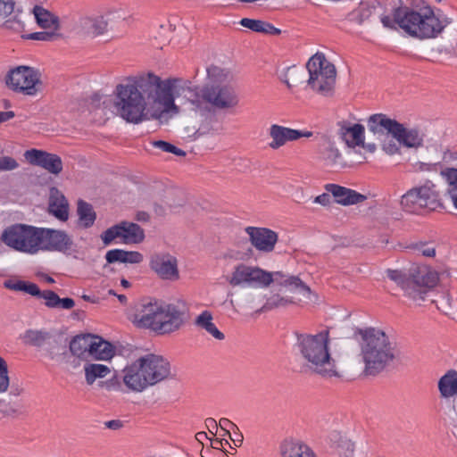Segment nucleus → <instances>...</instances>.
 <instances>
[{
  "instance_id": "obj_1",
  "label": "nucleus",
  "mask_w": 457,
  "mask_h": 457,
  "mask_svg": "<svg viewBox=\"0 0 457 457\" xmlns=\"http://www.w3.org/2000/svg\"><path fill=\"white\" fill-rule=\"evenodd\" d=\"M180 82L179 79L162 80L152 72L128 77L115 87V113L133 124L150 118L159 119L167 113L176 114L179 108L173 92Z\"/></svg>"
},
{
  "instance_id": "obj_2",
  "label": "nucleus",
  "mask_w": 457,
  "mask_h": 457,
  "mask_svg": "<svg viewBox=\"0 0 457 457\" xmlns=\"http://www.w3.org/2000/svg\"><path fill=\"white\" fill-rule=\"evenodd\" d=\"M380 21L386 29L399 28L411 37L427 40L439 37L452 23V19L427 4L420 8L397 7L393 11V17L382 15Z\"/></svg>"
},
{
  "instance_id": "obj_3",
  "label": "nucleus",
  "mask_w": 457,
  "mask_h": 457,
  "mask_svg": "<svg viewBox=\"0 0 457 457\" xmlns=\"http://www.w3.org/2000/svg\"><path fill=\"white\" fill-rule=\"evenodd\" d=\"M212 84L189 87L187 99L195 112L207 113L211 108L218 110L232 109L238 105L239 96L234 87L222 84L230 75L229 71L212 65L207 69Z\"/></svg>"
},
{
  "instance_id": "obj_4",
  "label": "nucleus",
  "mask_w": 457,
  "mask_h": 457,
  "mask_svg": "<svg viewBox=\"0 0 457 457\" xmlns=\"http://www.w3.org/2000/svg\"><path fill=\"white\" fill-rule=\"evenodd\" d=\"M295 350L304 365L322 378L340 377L336 360L329 352V331L316 334L295 332Z\"/></svg>"
},
{
  "instance_id": "obj_5",
  "label": "nucleus",
  "mask_w": 457,
  "mask_h": 457,
  "mask_svg": "<svg viewBox=\"0 0 457 457\" xmlns=\"http://www.w3.org/2000/svg\"><path fill=\"white\" fill-rule=\"evenodd\" d=\"M361 357L367 376L380 373L395 359V350L386 333L375 328L360 330Z\"/></svg>"
},
{
  "instance_id": "obj_6",
  "label": "nucleus",
  "mask_w": 457,
  "mask_h": 457,
  "mask_svg": "<svg viewBox=\"0 0 457 457\" xmlns=\"http://www.w3.org/2000/svg\"><path fill=\"white\" fill-rule=\"evenodd\" d=\"M386 273L404 295L414 302L424 301L428 291L438 282L437 273L426 265L412 266L408 272L387 269Z\"/></svg>"
},
{
  "instance_id": "obj_7",
  "label": "nucleus",
  "mask_w": 457,
  "mask_h": 457,
  "mask_svg": "<svg viewBox=\"0 0 457 457\" xmlns=\"http://www.w3.org/2000/svg\"><path fill=\"white\" fill-rule=\"evenodd\" d=\"M400 206L405 212L423 214L444 207L442 192L435 182L426 179L408 189L400 198Z\"/></svg>"
},
{
  "instance_id": "obj_8",
  "label": "nucleus",
  "mask_w": 457,
  "mask_h": 457,
  "mask_svg": "<svg viewBox=\"0 0 457 457\" xmlns=\"http://www.w3.org/2000/svg\"><path fill=\"white\" fill-rule=\"evenodd\" d=\"M308 86L315 92L329 96L336 83L337 71L333 63L322 53H316L307 62Z\"/></svg>"
},
{
  "instance_id": "obj_9",
  "label": "nucleus",
  "mask_w": 457,
  "mask_h": 457,
  "mask_svg": "<svg viewBox=\"0 0 457 457\" xmlns=\"http://www.w3.org/2000/svg\"><path fill=\"white\" fill-rule=\"evenodd\" d=\"M40 233L41 228L15 224L3 231L1 240L18 252L36 254L40 252Z\"/></svg>"
},
{
  "instance_id": "obj_10",
  "label": "nucleus",
  "mask_w": 457,
  "mask_h": 457,
  "mask_svg": "<svg viewBox=\"0 0 457 457\" xmlns=\"http://www.w3.org/2000/svg\"><path fill=\"white\" fill-rule=\"evenodd\" d=\"M226 279L233 287L264 288L272 283L273 278L270 271L241 262L233 268Z\"/></svg>"
},
{
  "instance_id": "obj_11",
  "label": "nucleus",
  "mask_w": 457,
  "mask_h": 457,
  "mask_svg": "<svg viewBox=\"0 0 457 457\" xmlns=\"http://www.w3.org/2000/svg\"><path fill=\"white\" fill-rule=\"evenodd\" d=\"M40 251L58 252L74 259L84 257V252L76 246L66 231L61 229L41 228Z\"/></svg>"
},
{
  "instance_id": "obj_12",
  "label": "nucleus",
  "mask_w": 457,
  "mask_h": 457,
  "mask_svg": "<svg viewBox=\"0 0 457 457\" xmlns=\"http://www.w3.org/2000/svg\"><path fill=\"white\" fill-rule=\"evenodd\" d=\"M4 83L14 92L35 96L38 91L37 86L41 84L40 73L35 68L20 65L7 71Z\"/></svg>"
},
{
  "instance_id": "obj_13",
  "label": "nucleus",
  "mask_w": 457,
  "mask_h": 457,
  "mask_svg": "<svg viewBox=\"0 0 457 457\" xmlns=\"http://www.w3.org/2000/svg\"><path fill=\"white\" fill-rule=\"evenodd\" d=\"M119 238L122 244H138L145 238L143 228L133 222L122 221L116 224L101 235L104 245H110L114 239Z\"/></svg>"
},
{
  "instance_id": "obj_14",
  "label": "nucleus",
  "mask_w": 457,
  "mask_h": 457,
  "mask_svg": "<svg viewBox=\"0 0 457 457\" xmlns=\"http://www.w3.org/2000/svg\"><path fill=\"white\" fill-rule=\"evenodd\" d=\"M150 386H153L170 376V363L162 355L146 353L140 357Z\"/></svg>"
},
{
  "instance_id": "obj_15",
  "label": "nucleus",
  "mask_w": 457,
  "mask_h": 457,
  "mask_svg": "<svg viewBox=\"0 0 457 457\" xmlns=\"http://www.w3.org/2000/svg\"><path fill=\"white\" fill-rule=\"evenodd\" d=\"M122 382L131 392L141 393L150 386L140 357L128 363L122 370Z\"/></svg>"
},
{
  "instance_id": "obj_16",
  "label": "nucleus",
  "mask_w": 457,
  "mask_h": 457,
  "mask_svg": "<svg viewBox=\"0 0 457 457\" xmlns=\"http://www.w3.org/2000/svg\"><path fill=\"white\" fill-rule=\"evenodd\" d=\"M151 270L162 279L175 281L179 278L177 258L166 253H154L150 258Z\"/></svg>"
},
{
  "instance_id": "obj_17",
  "label": "nucleus",
  "mask_w": 457,
  "mask_h": 457,
  "mask_svg": "<svg viewBox=\"0 0 457 457\" xmlns=\"http://www.w3.org/2000/svg\"><path fill=\"white\" fill-rule=\"evenodd\" d=\"M184 314L179 305L162 303L157 332L169 334L177 331L184 324Z\"/></svg>"
},
{
  "instance_id": "obj_18",
  "label": "nucleus",
  "mask_w": 457,
  "mask_h": 457,
  "mask_svg": "<svg viewBox=\"0 0 457 457\" xmlns=\"http://www.w3.org/2000/svg\"><path fill=\"white\" fill-rule=\"evenodd\" d=\"M24 157L30 164L39 166L51 174L58 175L62 170V161L55 154L33 148L27 150Z\"/></svg>"
},
{
  "instance_id": "obj_19",
  "label": "nucleus",
  "mask_w": 457,
  "mask_h": 457,
  "mask_svg": "<svg viewBox=\"0 0 457 457\" xmlns=\"http://www.w3.org/2000/svg\"><path fill=\"white\" fill-rule=\"evenodd\" d=\"M269 136L271 138L269 146L273 150H277L284 146L287 142L296 141L301 137H310L312 136V132L295 129L278 124H271L269 129Z\"/></svg>"
},
{
  "instance_id": "obj_20",
  "label": "nucleus",
  "mask_w": 457,
  "mask_h": 457,
  "mask_svg": "<svg viewBox=\"0 0 457 457\" xmlns=\"http://www.w3.org/2000/svg\"><path fill=\"white\" fill-rule=\"evenodd\" d=\"M245 232L252 245L262 253L272 252L278 239L277 232L266 228L247 227Z\"/></svg>"
},
{
  "instance_id": "obj_21",
  "label": "nucleus",
  "mask_w": 457,
  "mask_h": 457,
  "mask_svg": "<svg viewBox=\"0 0 457 457\" xmlns=\"http://www.w3.org/2000/svg\"><path fill=\"white\" fill-rule=\"evenodd\" d=\"M162 303L149 302L142 305L136 315V321L140 327L149 328L157 332Z\"/></svg>"
},
{
  "instance_id": "obj_22",
  "label": "nucleus",
  "mask_w": 457,
  "mask_h": 457,
  "mask_svg": "<svg viewBox=\"0 0 457 457\" xmlns=\"http://www.w3.org/2000/svg\"><path fill=\"white\" fill-rule=\"evenodd\" d=\"M368 129L374 135H383L387 132L394 136L400 132L401 123L397 120L388 118L386 114L376 113L371 115L368 120Z\"/></svg>"
},
{
  "instance_id": "obj_23",
  "label": "nucleus",
  "mask_w": 457,
  "mask_h": 457,
  "mask_svg": "<svg viewBox=\"0 0 457 457\" xmlns=\"http://www.w3.org/2000/svg\"><path fill=\"white\" fill-rule=\"evenodd\" d=\"M325 189L333 195L337 204L342 205L355 204L366 199L365 195L337 184H327Z\"/></svg>"
},
{
  "instance_id": "obj_24",
  "label": "nucleus",
  "mask_w": 457,
  "mask_h": 457,
  "mask_svg": "<svg viewBox=\"0 0 457 457\" xmlns=\"http://www.w3.org/2000/svg\"><path fill=\"white\" fill-rule=\"evenodd\" d=\"M279 451L282 457H318L310 445L296 439L284 440Z\"/></svg>"
},
{
  "instance_id": "obj_25",
  "label": "nucleus",
  "mask_w": 457,
  "mask_h": 457,
  "mask_svg": "<svg viewBox=\"0 0 457 457\" xmlns=\"http://www.w3.org/2000/svg\"><path fill=\"white\" fill-rule=\"evenodd\" d=\"M271 275L272 282H276L292 292H297L308 298L312 294L311 288L297 276L284 274L281 271L271 272Z\"/></svg>"
},
{
  "instance_id": "obj_26",
  "label": "nucleus",
  "mask_w": 457,
  "mask_h": 457,
  "mask_svg": "<svg viewBox=\"0 0 457 457\" xmlns=\"http://www.w3.org/2000/svg\"><path fill=\"white\" fill-rule=\"evenodd\" d=\"M48 209L60 220L65 221L69 218L68 202L56 187H51L50 189Z\"/></svg>"
},
{
  "instance_id": "obj_27",
  "label": "nucleus",
  "mask_w": 457,
  "mask_h": 457,
  "mask_svg": "<svg viewBox=\"0 0 457 457\" xmlns=\"http://www.w3.org/2000/svg\"><path fill=\"white\" fill-rule=\"evenodd\" d=\"M107 26V21L103 16L83 17L79 21L80 32L90 37L103 35Z\"/></svg>"
},
{
  "instance_id": "obj_28",
  "label": "nucleus",
  "mask_w": 457,
  "mask_h": 457,
  "mask_svg": "<svg viewBox=\"0 0 457 457\" xmlns=\"http://www.w3.org/2000/svg\"><path fill=\"white\" fill-rule=\"evenodd\" d=\"M7 392L10 396L18 397L23 394L24 388L18 383H11L7 362L0 357V394Z\"/></svg>"
},
{
  "instance_id": "obj_29",
  "label": "nucleus",
  "mask_w": 457,
  "mask_h": 457,
  "mask_svg": "<svg viewBox=\"0 0 457 457\" xmlns=\"http://www.w3.org/2000/svg\"><path fill=\"white\" fill-rule=\"evenodd\" d=\"M340 137L349 147L362 145L364 143V127L358 123L352 126L344 125L340 128Z\"/></svg>"
},
{
  "instance_id": "obj_30",
  "label": "nucleus",
  "mask_w": 457,
  "mask_h": 457,
  "mask_svg": "<svg viewBox=\"0 0 457 457\" xmlns=\"http://www.w3.org/2000/svg\"><path fill=\"white\" fill-rule=\"evenodd\" d=\"M195 325L205 330L215 339L221 341L225 338V335L217 328L213 322V316L210 311H203L195 320Z\"/></svg>"
},
{
  "instance_id": "obj_31",
  "label": "nucleus",
  "mask_w": 457,
  "mask_h": 457,
  "mask_svg": "<svg viewBox=\"0 0 457 457\" xmlns=\"http://www.w3.org/2000/svg\"><path fill=\"white\" fill-rule=\"evenodd\" d=\"M35 20L39 27L45 29L58 31L60 29L59 18L42 6L36 5L33 8Z\"/></svg>"
},
{
  "instance_id": "obj_32",
  "label": "nucleus",
  "mask_w": 457,
  "mask_h": 457,
  "mask_svg": "<svg viewBox=\"0 0 457 457\" xmlns=\"http://www.w3.org/2000/svg\"><path fill=\"white\" fill-rule=\"evenodd\" d=\"M35 296L43 298L45 300V305L48 308H61L63 310H70L75 305L73 299L69 297L60 298L59 295L52 290L41 291L39 289V293Z\"/></svg>"
},
{
  "instance_id": "obj_33",
  "label": "nucleus",
  "mask_w": 457,
  "mask_h": 457,
  "mask_svg": "<svg viewBox=\"0 0 457 457\" xmlns=\"http://www.w3.org/2000/svg\"><path fill=\"white\" fill-rule=\"evenodd\" d=\"M401 130L393 137L402 145L409 148H417L423 144V137L416 129H406L402 123L399 129Z\"/></svg>"
},
{
  "instance_id": "obj_34",
  "label": "nucleus",
  "mask_w": 457,
  "mask_h": 457,
  "mask_svg": "<svg viewBox=\"0 0 457 457\" xmlns=\"http://www.w3.org/2000/svg\"><path fill=\"white\" fill-rule=\"evenodd\" d=\"M318 157L326 166H334L341 158V153L334 142L324 140L319 145Z\"/></svg>"
},
{
  "instance_id": "obj_35",
  "label": "nucleus",
  "mask_w": 457,
  "mask_h": 457,
  "mask_svg": "<svg viewBox=\"0 0 457 457\" xmlns=\"http://www.w3.org/2000/svg\"><path fill=\"white\" fill-rule=\"evenodd\" d=\"M438 390L442 398L457 395V371L451 370L442 376L438 381Z\"/></svg>"
},
{
  "instance_id": "obj_36",
  "label": "nucleus",
  "mask_w": 457,
  "mask_h": 457,
  "mask_svg": "<svg viewBox=\"0 0 457 457\" xmlns=\"http://www.w3.org/2000/svg\"><path fill=\"white\" fill-rule=\"evenodd\" d=\"M95 340L96 336L90 334L76 336L70 343V351L78 357L83 356L86 353L90 354Z\"/></svg>"
},
{
  "instance_id": "obj_37",
  "label": "nucleus",
  "mask_w": 457,
  "mask_h": 457,
  "mask_svg": "<svg viewBox=\"0 0 457 457\" xmlns=\"http://www.w3.org/2000/svg\"><path fill=\"white\" fill-rule=\"evenodd\" d=\"M239 24L253 32L269 35H278L280 33L279 29H277L272 24L261 20L243 18L240 20Z\"/></svg>"
},
{
  "instance_id": "obj_38",
  "label": "nucleus",
  "mask_w": 457,
  "mask_h": 457,
  "mask_svg": "<svg viewBox=\"0 0 457 457\" xmlns=\"http://www.w3.org/2000/svg\"><path fill=\"white\" fill-rule=\"evenodd\" d=\"M114 355L113 346L102 337L96 336L90 356L101 361H108Z\"/></svg>"
},
{
  "instance_id": "obj_39",
  "label": "nucleus",
  "mask_w": 457,
  "mask_h": 457,
  "mask_svg": "<svg viewBox=\"0 0 457 457\" xmlns=\"http://www.w3.org/2000/svg\"><path fill=\"white\" fill-rule=\"evenodd\" d=\"M329 438L340 456L352 457L354 452V445L350 439L336 431L331 433Z\"/></svg>"
},
{
  "instance_id": "obj_40",
  "label": "nucleus",
  "mask_w": 457,
  "mask_h": 457,
  "mask_svg": "<svg viewBox=\"0 0 457 457\" xmlns=\"http://www.w3.org/2000/svg\"><path fill=\"white\" fill-rule=\"evenodd\" d=\"M279 79L289 89H291L292 87L303 83L304 79V71L298 69L295 65L289 66L280 72Z\"/></svg>"
},
{
  "instance_id": "obj_41",
  "label": "nucleus",
  "mask_w": 457,
  "mask_h": 457,
  "mask_svg": "<svg viewBox=\"0 0 457 457\" xmlns=\"http://www.w3.org/2000/svg\"><path fill=\"white\" fill-rule=\"evenodd\" d=\"M85 379L87 385H93L96 379L104 378L111 373V369L99 363H87L84 366Z\"/></svg>"
},
{
  "instance_id": "obj_42",
  "label": "nucleus",
  "mask_w": 457,
  "mask_h": 457,
  "mask_svg": "<svg viewBox=\"0 0 457 457\" xmlns=\"http://www.w3.org/2000/svg\"><path fill=\"white\" fill-rule=\"evenodd\" d=\"M77 212L80 226L87 228L94 224L96 216L91 204L83 200H79L78 202Z\"/></svg>"
},
{
  "instance_id": "obj_43",
  "label": "nucleus",
  "mask_w": 457,
  "mask_h": 457,
  "mask_svg": "<svg viewBox=\"0 0 457 457\" xmlns=\"http://www.w3.org/2000/svg\"><path fill=\"white\" fill-rule=\"evenodd\" d=\"M50 337L48 332L45 330L28 329L21 336V339L27 345L39 347Z\"/></svg>"
},
{
  "instance_id": "obj_44",
  "label": "nucleus",
  "mask_w": 457,
  "mask_h": 457,
  "mask_svg": "<svg viewBox=\"0 0 457 457\" xmlns=\"http://www.w3.org/2000/svg\"><path fill=\"white\" fill-rule=\"evenodd\" d=\"M5 288L13 291H22L30 295H36L39 293V287L37 284L24 280H6L4 283Z\"/></svg>"
},
{
  "instance_id": "obj_45",
  "label": "nucleus",
  "mask_w": 457,
  "mask_h": 457,
  "mask_svg": "<svg viewBox=\"0 0 457 457\" xmlns=\"http://www.w3.org/2000/svg\"><path fill=\"white\" fill-rule=\"evenodd\" d=\"M99 386L105 389L108 392H124L125 385L122 382V375L119 376L118 374L113 375L112 378L101 381L99 383Z\"/></svg>"
},
{
  "instance_id": "obj_46",
  "label": "nucleus",
  "mask_w": 457,
  "mask_h": 457,
  "mask_svg": "<svg viewBox=\"0 0 457 457\" xmlns=\"http://www.w3.org/2000/svg\"><path fill=\"white\" fill-rule=\"evenodd\" d=\"M293 303L294 302L291 298L276 295L267 300L266 303L262 307V310L268 311L274 308L286 307Z\"/></svg>"
},
{
  "instance_id": "obj_47",
  "label": "nucleus",
  "mask_w": 457,
  "mask_h": 457,
  "mask_svg": "<svg viewBox=\"0 0 457 457\" xmlns=\"http://www.w3.org/2000/svg\"><path fill=\"white\" fill-rule=\"evenodd\" d=\"M372 10L373 9L370 6L361 4L352 12L351 18L353 21L361 24L370 17Z\"/></svg>"
},
{
  "instance_id": "obj_48",
  "label": "nucleus",
  "mask_w": 457,
  "mask_h": 457,
  "mask_svg": "<svg viewBox=\"0 0 457 457\" xmlns=\"http://www.w3.org/2000/svg\"><path fill=\"white\" fill-rule=\"evenodd\" d=\"M151 144L154 147L158 148V149L162 150V152L171 153L177 156H185L186 155V153L182 149L178 148L177 146H175L174 145H172L169 142L162 141V140H156V141H153Z\"/></svg>"
},
{
  "instance_id": "obj_49",
  "label": "nucleus",
  "mask_w": 457,
  "mask_h": 457,
  "mask_svg": "<svg viewBox=\"0 0 457 457\" xmlns=\"http://www.w3.org/2000/svg\"><path fill=\"white\" fill-rule=\"evenodd\" d=\"M413 170L417 172H428V173H436L440 172L442 168L441 162H417L413 164Z\"/></svg>"
},
{
  "instance_id": "obj_50",
  "label": "nucleus",
  "mask_w": 457,
  "mask_h": 457,
  "mask_svg": "<svg viewBox=\"0 0 457 457\" xmlns=\"http://www.w3.org/2000/svg\"><path fill=\"white\" fill-rule=\"evenodd\" d=\"M440 175L448 185V188H457V169L445 168L440 170Z\"/></svg>"
},
{
  "instance_id": "obj_51",
  "label": "nucleus",
  "mask_w": 457,
  "mask_h": 457,
  "mask_svg": "<svg viewBox=\"0 0 457 457\" xmlns=\"http://www.w3.org/2000/svg\"><path fill=\"white\" fill-rule=\"evenodd\" d=\"M14 0H0V24L14 12Z\"/></svg>"
},
{
  "instance_id": "obj_52",
  "label": "nucleus",
  "mask_w": 457,
  "mask_h": 457,
  "mask_svg": "<svg viewBox=\"0 0 457 457\" xmlns=\"http://www.w3.org/2000/svg\"><path fill=\"white\" fill-rule=\"evenodd\" d=\"M58 37L56 30L33 32L27 35L26 38L38 41H52Z\"/></svg>"
},
{
  "instance_id": "obj_53",
  "label": "nucleus",
  "mask_w": 457,
  "mask_h": 457,
  "mask_svg": "<svg viewBox=\"0 0 457 457\" xmlns=\"http://www.w3.org/2000/svg\"><path fill=\"white\" fill-rule=\"evenodd\" d=\"M415 249L425 257H434L436 255V248L431 244L420 243L416 245Z\"/></svg>"
},
{
  "instance_id": "obj_54",
  "label": "nucleus",
  "mask_w": 457,
  "mask_h": 457,
  "mask_svg": "<svg viewBox=\"0 0 457 457\" xmlns=\"http://www.w3.org/2000/svg\"><path fill=\"white\" fill-rule=\"evenodd\" d=\"M123 263H139L143 261V255L137 251H123Z\"/></svg>"
},
{
  "instance_id": "obj_55",
  "label": "nucleus",
  "mask_w": 457,
  "mask_h": 457,
  "mask_svg": "<svg viewBox=\"0 0 457 457\" xmlns=\"http://www.w3.org/2000/svg\"><path fill=\"white\" fill-rule=\"evenodd\" d=\"M19 166L17 161L10 156H4L0 159V171L12 170Z\"/></svg>"
},
{
  "instance_id": "obj_56",
  "label": "nucleus",
  "mask_w": 457,
  "mask_h": 457,
  "mask_svg": "<svg viewBox=\"0 0 457 457\" xmlns=\"http://www.w3.org/2000/svg\"><path fill=\"white\" fill-rule=\"evenodd\" d=\"M123 251L121 249L109 250L105 254V259L108 263L122 262L123 263Z\"/></svg>"
},
{
  "instance_id": "obj_57",
  "label": "nucleus",
  "mask_w": 457,
  "mask_h": 457,
  "mask_svg": "<svg viewBox=\"0 0 457 457\" xmlns=\"http://www.w3.org/2000/svg\"><path fill=\"white\" fill-rule=\"evenodd\" d=\"M218 425L219 428L224 431L223 436H230L232 430H238L237 425L226 418H221Z\"/></svg>"
},
{
  "instance_id": "obj_58",
  "label": "nucleus",
  "mask_w": 457,
  "mask_h": 457,
  "mask_svg": "<svg viewBox=\"0 0 457 457\" xmlns=\"http://www.w3.org/2000/svg\"><path fill=\"white\" fill-rule=\"evenodd\" d=\"M331 197L330 193H323L313 199V203L319 204L323 206H327L330 204Z\"/></svg>"
},
{
  "instance_id": "obj_59",
  "label": "nucleus",
  "mask_w": 457,
  "mask_h": 457,
  "mask_svg": "<svg viewBox=\"0 0 457 457\" xmlns=\"http://www.w3.org/2000/svg\"><path fill=\"white\" fill-rule=\"evenodd\" d=\"M205 426L212 435H213V436L217 435L218 429H219V425L214 419H212V418L206 419Z\"/></svg>"
},
{
  "instance_id": "obj_60",
  "label": "nucleus",
  "mask_w": 457,
  "mask_h": 457,
  "mask_svg": "<svg viewBox=\"0 0 457 457\" xmlns=\"http://www.w3.org/2000/svg\"><path fill=\"white\" fill-rule=\"evenodd\" d=\"M105 428L112 430H118L123 427V422L120 420H112L104 422Z\"/></svg>"
},
{
  "instance_id": "obj_61",
  "label": "nucleus",
  "mask_w": 457,
  "mask_h": 457,
  "mask_svg": "<svg viewBox=\"0 0 457 457\" xmlns=\"http://www.w3.org/2000/svg\"><path fill=\"white\" fill-rule=\"evenodd\" d=\"M234 433V436L230 434L229 438L233 442L236 447H238L243 443V436L240 433H237V430H232Z\"/></svg>"
},
{
  "instance_id": "obj_62",
  "label": "nucleus",
  "mask_w": 457,
  "mask_h": 457,
  "mask_svg": "<svg viewBox=\"0 0 457 457\" xmlns=\"http://www.w3.org/2000/svg\"><path fill=\"white\" fill-rule=\"evenodd\" d=\"M384 151L388 154H395L398 153V147L395 143H389L386 145H384L383 146Z\"/></svg>"
},
{
  "instance_id": "obj_63",
  "label": "nucleus",
  "mask_w": 457,
  "mask_h": 457,
  "mask_svg": "<svg viewBox=\"0 0 457 457\" xmlns=\"http://www.w3.org/2000/svg\"><path fill=\"white\" fill-rule=\"evenodd\" d=\"M15 113L12 111L0 112V124L12 119Z\"/></svg>"
},
{
  "instance_id": "obj_64",
  "label": "nucleus",
  "mask_w": 457,
  "mask_h": 457,
  "mask_svg": "<svg viewBox=\"0 0 457 457\" xmlns=\"http://www.w3.org/2000/svg\"><path fill=\"white\" fill-rule=\"evenodd\" d=\"M447 193L455 209H457V188H448Z\"/></svg>"
}]
</instances>
